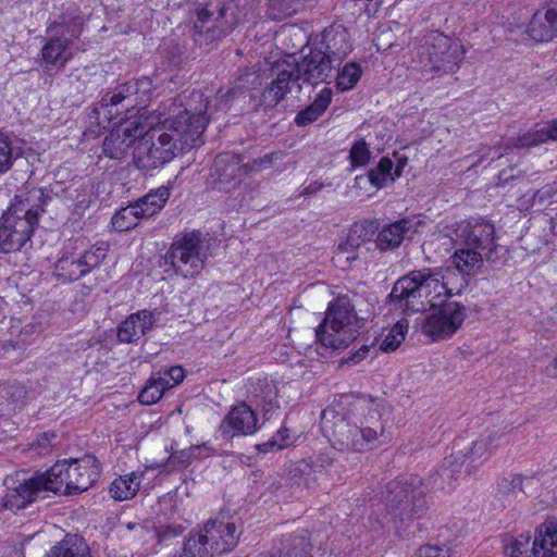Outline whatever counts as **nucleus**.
Instances as JSON below:
<instances>
[{
	"label": "nucleus",
	"instance_id": "obj_1",
	"mask_svg": "<svg viewBox=\"0 0 557 557\" xmlns=\"http://www.w3.org/2000/svg\"><path fill=\"white\" fill-rule=\"evenodd\" d=\"M208 104V98L199 90H193L185 103L171 100L169 117L162 126L143 132L134 157L136 165L143 170L157 169L177 153L201 145V135L209 124Z\"/></svg>",
	"mask_w": 557,
	"mask_h": 557
},
{
	"label": "nucleus",
	"instance_id": "obj_2",
	"mask_svg": "<svg viewBox=\"0 0 557 557\" xmlns=\"http://www.w3.org/2000/svg\"><path fill=\"white\" fill-rule=\"evenodd\" d=\"M326 40L325 51L314 50L298 62L294 55L275 62L270 70L272 81L262 92L261 101L265 107H275L294 87L300 89L298 81L318 84L331 77L332 72L339 67L350 51L347 34L344 30L335 32Z\"/></svg>",
	"mask_w": 557,
	"mask_h": 557
},
{
	"label": "nucleus",
	"instance_id": "obj_3",
	"mask_svg": "<svg viewBox=\"0 0 557 557\" xmlns=\"http://www.w3.org/2000/svg\"><path fill=\"white\" fill-rule=\"evenodd\" d=\"M322 428L330 434L333 446L339 450L363 453L379 446L385 425L381 413L364 400L352 404L345 412L341 406L322 411Z\"/></svg>",
	"mask_w": 557,
	"mask_h": 557
},
{
	"label": "nucleus",
	"instance_id": "obj_4",
	"mask_svg": "<svg viewBox=\"0 0 557 557\" xmlns=\"http://www.w3.org/2000/svg\"><path fill=\"white\" fill-rule=\"evenodd\" d=\"M46 203L40 188L14 197V201L0 218V250L4 253L20 251L30 240L38 218Z\"/></svg>",
	"mask_w": 557,
	"mask_h": 557
},
{
	"label": "nucleus",
	"instance_id": "obj_5",
	"mask_svg": "<svg viewBox=\"0 0 557 557\" xmlns=\"http://www.w3.org/2000/svg\"><path fill=\"white\" fill-rule=\"evenodd\" d=\"M423 485V480L416 474L400 475L386 484L385 519L397 531L406 530L414 519L426 512Z\"/></svg>",
	"mask_w": 557,
	"mask_h": 557
},
{
	"label": "nucleus",
	"instance_id": "obj_6",
	"mask_svg": "<svg viewBox=\"0 0 557 557\" xmlns=\"http://www.w3.org/2000/svg\"><path fill=\"white\" fill-rule=\"evenodd\" d=\"M447 293L442 277L430 269H423L400 277L394 284L389 299L397 309L412 313L441 305Z\"/></svg>",
	"mask_w": 557,
	"mask_h": 557
},
{
	"label": "nucleus",
	"instance_id": "obj_7",
	"mask_svg": "<svg viewBox=\"0 0 557 557\" xmlns=\"http://www.w3.org/2000/svg\"><path fill=\"white\" fill-rule=\"evenodd\" d=\"M372 312L356 309L347 297H338L330 304L322 323L315 330L318 341L325 347H347L357 338L359 320H367Z\"/></svg>",
	"mask_w": 557,
	"mask_h": 557
},
{
	"label": "nucleus",
	"instance_id": "obj_8",
	"mask_svg": "<svg viewBox=\"0 0 557 557\" xmlns=\"http://www.w3.org/2000/svg\"><path fill=\"white\" fill-rule=\"evenodd\" d=\"M100 466L90 455L55 462L41 473L44 487L54 494L74 495L90 488L99 479Z\"/></svg>",
	"mask_w": 557,
	"mask_h": 557
},
{
	"label": "nucleus",
	"instance_id": "obj_9",
	"mask_svg": "<svg viewBox=\"0 0 557 557\" xmlns=\"http://www.w3.org/2000/svg\"><path fill=\"white\" fill-rule=\"evenodd\" d=\"M209 240L199 231L177 234L164 255L165 264L185 278L198 275L209 259Z\"/></svg>",
	"mask_w": 557,
	"mask_h": 557
},
{
	"label": "nucleus",
	"instance_id": "obj_10",
	"mask_svg": "<svg viewBox=\"0 0 557 557\" xmlns=\"http://www.w3.org/2000/svg\"><path fill=\"white\" fill-rule=\"evenodd\" d=\"M463 58L462 45L450 37L431 32L417 49V61L423 72L438 76L458 70Z\"/></svg>",
	"mask_w": 557,
	"mask_h": 557
},
{
	"label": "nucleus",
	"instance_id": "obj_11",
	"mask_svg": "<svg viewBox=\"0 0 557 557\" xmlns=\"http://www.w3.org/2000/svg\"><path fill=\"white\" fill-rule=\"evenodd\" d=\"M108 249L109 246L104 242L83 250L72 244L65 245L53 263L52 276L60 283L76 282L100 267Z\"/></svg>",
	"mask_w": 557,
	"mask_h": 557
},
{
	"label": "nucleus",
	"instance_id": "obj_12",
	"mask_svg": "<svg viewBox=\"0 0 557 557\" xmlns=\"http://www.w3.org/2000/svg\"><path fill=\"white\" fill-rule=\"evenodd\" d=\"M151 89L152 82L148 77L121 84L113 91L102 96L95 108V112L98 119L102 115L103 119L110 121L113 115L117 116L122 113L119 109L113 112L114 107L122 106L126 111L135 107L144 108L150 99Z\"/></svg>",
	"mask_w": 557,
	"mask_h": 557
},
{
	"label": "nucleus",
	"instance_id": "obj_13",
	"mask_svg": "<svg viewBox=\"0 0 557 557\" xmlns=\"http://www.w3.org/2000/svg\"><path fill=\"white\" fill-rule=\"evenodd\" d=\"M48 38L40 50V65L46 70L63 67L72 58V45L81 35L77 24L52 23L46 30Z\"/></svg>",
	"mask_w": 557,
	"mask_h": 557
},
{
	"label": "nucleus",
	"instance_id": "obj_14",
	"mask_svg": "<svg viewBox=\"0 0 557 557\" xmlns=\"http://www.w3.org/2000/svg\"><path fill=\"white\" fill-rule=\"evenodd\" d=\"M272 156L255 159L251 163L242 164L238 154L224 152L215 157L211 176L214 178V187L219 190L231 191L239 185L242 177L249 172H258L269 168Z\"/></svg>",
	"mask_w": 557,
	"mask_h": 557
},
{
	"label": "nucleus",
	"instance_id": "obj_15",
	"mask_svg": "<svg viewBox=\"0 0 557 557\" xmlns=\"http://www.w3.org/2000/svg\"><path fill=\"white\" fill-rule=\"evenodd\" d=\"M465 318V307L448 301L425 318L422 330L432 341L444 339L456 333Z\"/></svg>",
	"mask_w": 557,
	"mask_h": 557
},
{
	"label": "nucleus",
	"instance_id": "obj_16",
	"mask_svg": "<svg viewBox=\"0 0 557 557\" xmlns=\"http://www.w3.org/2000/svg\"><path fill=\"white\" fill-rule=\"evenodd\" d=\"M455 242L463 243L469 248L491 252L494 246V225L482 219L461 221L454 228Z\"/></svg>",
	"mask_w": 557,
	"mask_h": 557
},
{
	"label": "nucleus",
	"instance_id": "obj_17",
	"mask_svg": "<svg viewBox=\"0 0 557 557\" xmlns=\"http://www.w3.org/2000/svg\"><path fill=\"white\" fill-rule=\"evenodd\" d=\"M258 416L245 403L231 408L220 424V433L227 440L236 436L252 435L258 430Z\"/></svg>",
	"mask_w": 557,
	"mask_h": 557
},
{
	"label": "nucleus",
	"instance_id": "obj_18",
	"mask_svg": "<svg viewBox=\"0 0 557 557\" xmlns=\"http://www.w3.org/2000/svg\"><path fill=\"white\" fill-rule=\"evenodd\" d=\"M202 531L212 555L232 550L237 545L240 534L235 523L224 517L209 520L205 523Z\"/></svg>",
	"mask_w": 557,
	"mask_h": 557
},
{
	"label": "nucleus",
	"instance_id": "obj_19",
	"mask_svg": "<svg viewBox=\"0 0 557 557\" xmlns=\"http://www.w3.org/2000/svg\"><path fill=\"white\" fill-rule=\"evenodd\" d=\"M228 5L221 0H212L199 10L195 27L199 32H213V37L224 36L233 26V20L227 18Z\"/></svg>",
	"mask_w": 557,
	"mask_h": 557
},
{
	"label": "nucleus",
	"instance_id": "obj_20",
	"mask_svg": "<svg viewBox=\"0 0 557 557\" xmlns=\"http://www.w3.org/2000/svg\"><path fill=\"white\" fill-rule=\"evenodd\" d=\"M159 312L139 310L127 317L117 327V338L121 343L137 342L149 332L159 318Z\"/></svg>",
	"mask_w": 557,
	"mask_h": 557
},
{
	"label": "nucleus",
	"instance_id": "obj_21",
	"mask_svg": "<svg viewBox=\"0 0 557 557\" xmlns=\"http://www.w3.org/2000/svg\"><path fill=\"white\" fill-rule=\"evenodd\" d=\"M372 234L373 232L370 225H366L364 223L355 224L350 228L346 242L337 247L333 256L335 264L345 268L356 261L358 258L357 250L362 244L370 239Z\"/></svg>",
	"mask_w": 557,
	"mask_h": 557
},
{
	"label": "nucleus",
	"instance_id": "obj_22",
	"mask_svg": "<svg viewBox=\"0 0 557 557\" xmlns=\"http://www.w3.org/2000/svg\"><path fill=\"white\" fill-rule=\"evenodd\" d=\"M141 135L143 127L136 121L132 122L128 126L110 132L103 140L102 151L110 159H121Z\"/></svg>",
	"mask_w": 557,
	"mask_h": 557
},
{
	"label": "nucleus",
	"instance_id": "obj_23",
	"mask_svg": "<svg viewBox=\"0 0 557 557\" xmlns=\"http://www.w3.org/2000/svg\"><path fill=\"white\" fill-rule=\"evenodd\" d=\"M42 491L47 490L44 487L42 476L39 474L24 481L17 487L9 490L3 497L2 506L9 510L25 508Z\"/></svg>",
	"mask_w": 557,
	"mask_h": 557
},
{
	"label": "nucleus",
	"instance_id": "obj_24",
	"mask_svg": "<svg viewBox=\"0 0 557 557\" xmlns=\"http://www.w3.org/2000/svg\"><path fill=\"white\" fill-rule=\"evenodd\" d=\"M467 459L462 450L454 451L444 458L441 470L436 473L433 485L436 488H453L455 483L466 473Z\"/></svg>",
	"mask_w": 557,
	"mask_h": 557
},
{
	"label": "nucleus",
	"instance_id": "obj_25",
	"mask_svg": "<svg viewBox=\"0 0 557 557\" xmlns=\"http://www.w3.org/2000/svg\"><path fill=\"white\" fill-rule=\"evenodd\" d=\"M416 232V223L411 219H401L385 225L376 237V246L385 251L398 247L409 233Z\"/></svg>",
	"mask_w": 557,
	"mask_h": 557
},
{
	"label": "nucleus",
	"instance_id": "obj_26",
	"mask_svg": "<svg viewBox=\"0 0 557 557\" xmlns=\"http://www.w3.org/2000/svg\"><path fill=\"white\" fill-rule=\"evenodd\" d=\"M499 438L496 432L481 436L472 446L463 451L467 459L466 474H473L491 456Z\"/></svg>",
	"mask_w": 557,
	"mask_h": 557
},
{
	"label": "nucleus",
	"instance_id": "obj_27",
	"mask_svg": "<svg viewBox=\"0 0 557 557\" xmlns=\"http://www.w3.org/2000/svg\"><path fill=\"white\" fill-rule=\"evenodd\" d=\"M533 557H557V525L543 523L536 530L532 546Z\"/></svg>",
	"mask_w": 557,
	"mask_h": 557
},
{
	"label": "nucleus",
	"instance_id": "obj_28",
	"mask_svg": "<svg viewBox=\"0 0 557 557\" xmlns=\"http://www.w3.org/2000/svg\"><path fill=\"white\" fill-rule=\"evenodd\" d=\"M484 257L488 259V252L483 253L467 246L454 252L451 262L463 276H473L483 265Z\"/></svg>",
	"mask_w": 557,
	"mask_h": 557
},
{
	"label": "nucleus",
	"instance_id": "obj_29",
	"mask_svg": "<svg viewBox=\"0 0 557 557\" xmlns=\"http://www.w3.org/2000/svg\"><path fill=\"white\" fill-rule=\"evenodd\" d=\"M529 36L537 41H549L557 36V22L553 16H549V12L537 11L528 27Z\"/></svg>",
	"mask_w": 557,
	"mask_h": 557
},
{
	"label": "nucleus",
	"instance_id": "obj_30",
	"mask_svg": "<svg viewBox=\"0 0 557 557\" xmlns=\"http://www.w3.org/2000/svg\"><path fill=\"white\" fill-rule=\"evenodd\" d=\"M332 101V90L322 89L315 97L314 101L301 110L295 117L298 126H306L317 121L327 109Z\"/></svg>",
	"mask_w": 557,
	"mask_h": 557
},
{
	"label": "nucleus",
	"instance_id": "obj_31",
	"mask_svg": "<svg viewBox=\"0 0 557 557\" xmlns=\"http://www.w3.org/2000/svg\"><path fill=\"white\" fill-rule=\"evenodd\" d=\"M170 195V188L168 186H161L145 195L137 200L135 205L138 206L139 213H141L143 218H150L164 207Z\"/></svg>",
	"mask_w": 557,
	"mask_h": 557
},
{
	"label": "nucleus",
	"instance_id": "obj_32",
	"mask_svg": "<svg viewBox=\"0 0 557 557\" xmlns=\"http://www.w3.org/2000/svg\"><path fill=\"white\" fill-rule=\"evenodd\" d=\"M170 388L171 385L166 376H162L161 372L153 373L139 393L138 400L143 405H153L158 403L163 397L165 391Z\"/></svg>",
	"mask_w": 557,
	"mask_h": 557
},
{
	"label": "nucleus",
	"instance_id": "obj_33",
	"mask_svg": "<svg viewBox=\"0 0 557 557\" xmlns=\"http://www.w3.org/2000/svg\"><path fill=\"white\" fill-rule=\"evenodd\" d=\"M46 557H91L87 545L75 535H66L57 543Z\"/></svg>",
	"mask_w": 557,
	"mask_h": 557
},
{
	"label": "nucleus",
	"instance_id": "obj_34",
	"mask_svg": "<svg viewBox=\"0 0 557 557\" xmlns=\"http://www.w3.org/2000/svg\"><path fill=\"white\" fill-rule=\"evenodd\" d=\"M141 483V475L132 472L115 479L110 486V494L116 500L133 498L138 492Z\"/></svg>",
	"mask_w": 557,
	"mask_h": 557
},
{
	"label": "nucleus",
	"instance_id": "obj_35",
	"mask_svg": "<svg viewBox=\"0 0 557 557\" xmlns=\"http://www.w3.org/2000/svg\"><path fill=\"white\" fill-rule=\"evenodd\" d=\"M548 139L557 140V120L553 121L546 127L530 131L519 136L513 143V147H533L546 143Z\"/></svg>",
	"mask_w": 557,
	"mask_h": 557
},
{
	"label": "nucleus",
	"instance_id": "obj_36",
	"mask_svg": "<svg viewBox=\"0 0 557 557\" xmlns=\"http://www.w3.org/2000/svg\"><path fill=\"white\" fill-rule=\"evenodd\" d=\"M393 168L394 163L389 158H382L379 164L368 172L370 183L376 188H382L387 182H394L401 172L399 168H396L393 173Z\"/></svg>",
	"mask_w": 557,
	"mask_h": 557
},
{
	"label": "nucleus",
	"instance_id": "obj_37",
	"mask_svg": "<svg viewBox=\"0 0 557 557\" xmlns=\"http://www.w3.org/2000/svg\"><path fill=\"white\" fill-rule=\"evenodd\" d=\"M178 557H212L211 547L201 530L197 534H190L184 543L183 553Z\"/></svg>",
	"mask_w": 557,
	"mask_h": 557
},
{
	"label": "nucleus",
	"instance_id": "obj_38",
	"mask_svg": "<svg viewBox=\"0 0 557 557\" xmlns=\"http://www.w3.org/2000/svg\"><path fill=\"white\" fill-rule=\"evenodd\" d=\"M139 219H143L141 213L134 203L119 210L112 216L111 223L114 230L125 232L137 226Z\"/></svg>",
	"mask_w": 557,
	"mask_h": 557
},
{
	"label": "nucleus",
	"instance_id": "obj_39",
	"mask_svg": "<svg viewBox=\"0 0 557 557\" xmlns=\"http://www.w3.org/2000/svg\"><path fill=\"white\" fill-rule=\"evenodd\" d=\"M311 545L305 533L295 535L285 550L276 555V553H261L257 557H306L310 552Z\"/></svg>",
	"mask_w": 557,
	"mask_h": 557
},
{
	"label": "nucleus",
	"instance_id": "obj_40",
	"mask_svg": "<svg viewBox=\"0 0 557 557\" xmlns=\"http://www.w3.org/2000/svg\"><path fill=\"white\" fill-rule=\"evenodd\" d=\"M408 329V321L406 319L399 320L384 336L380 349L386 352L394 351L404 342Z\"/></svg>",
	"mask_w": 557,
	"mask_h": 557
},
{
	"label": "nucleus",
	"instance_id": "obj_41",
	"mask_svg": "<svg viewBox=\"0 0 557 557\" xmlns=\"http://www.w3.org/2000/svg\"><path fill=\"white\" fill-rule=\"evenodd\" d=\"M361 73L359 64L355 62L345 64L336 76L337 88L342 91L351 89L360 79Z\"/></svg>",
	"mask_w": 557,
	"mask_h": 557
},
{
	"label": "nucleus",
	"instance_id": "obj_42",
	"mask_svg": "<svg viewBox=\"0 0 557 557\" xmlns=\"http://www.w3.org/2000/svg\"><path fill=\"white\" fill-rule=\"evenodd\" d=\"M295 442V436L286 428L280 429L272 438L257 446L261 453L277 451L290 446Z\"/></svg>",
	"mask_w": 557,
	"mask_h": 557
},
{
	"label": "nucleus",
	"instance_id": "obj_43",
	"mask_svg": "<svg viewBox=\"0 0 557 557\" xmlns=\"http://www.w3.org/2000/svg\"><path fill=\"white\" fill-rule=\"evenodd\" d=\"M529 478L513 474L508 478H503L498 482V492L504 495L517 494L518 492L525 493L524 481H529Z\"/></svg>",
	"mask_w": 557,
	"mask_h": 557
},
{
	"label": "nucleus",
	"instance_id": "obj_44",
	"mask_svg": "<svg viewBox=\"0 0 557 557\" xmlns=\"http://www.w3.org/2000/svg\"><path fill=\"white\" fill-rule=\"evenodd\" d=\"M13 148L8 137L0 134V175L7 173L13 165Z\"/></svg>",
	"mask_w": 557,
	"mask_h": 557
},
{
	"label": "nucleus",
	"instance_id": "obj_45",
	"mask_svg": "<svg viewBox=\"0 0 557 557\" xmlns=\"http://www.w3.org/2000/svg\"><path fill=\"white\" fill-rule=\"evenodd\" d=\"M371 157V152L364 140H359L354 144L350 149L349 159L352 166L366 165Z\"/></svg>",
	"mask_w": 557,
	"mask_h": 557
},
{
	"label": "nucleus",
	"instance_id": "obj_46",
	"mask_svg": "<svg viewBox=\"0 0 557 557\" xmlns=\"http://www.w3.org/2000/svg\"><path fill=\"white\" fill-rule=\"evenodd\" d=\"M529 537L520 536L506 547L507 557H529Z\"/></svg>",
	"mask_w": 557,
	"mask_h": 557
},
{
	"label": "nucleus",
	"instance_id": "obj_47",
	"mask_svg": "<svg viewBox=\"0 0 557 557\" xmlns=\"http://www.w3.org/2000/svg\"><path fill=\"white\" fill-rule=\"evenodd\" d=\"M185 530L182 523L160 524L156 527V534L159 542L180 535Z\"/></svg>",
	"mask_w": 557,
	"mask_h": 557
},
{
	"label": "nucleus",
	"instance_id": "obj_48",
	"mask_svg": "<svg viewBox=\"0 0 557 557\" xmlns=\"http://www.w3.org/2000/svg\"><path fill=\"white\" fill-rule=\"evenodd\" d=\"M414 557H448V552L438 545H424L416 552Z\"/></svg>",
	"mask_w": 557,
	"mask_h": 557
},
{
	"label": "nucleus",
	"instance_id": "obj_49",
	"mask_svg": "<svg viewBox=\"0 0 557 557\" xmlns=\"http://www.w3.org/2000/svg\"><path fill=\"white\" fill-rule=\"evenodd\" d=\"M162 376L168 377L172 388L183 382L185 377V371L181 366H173L166 372H164Z\"/></svg>",
	"mask_w": 557,
	"mask_h": 557
},
{
	"label": "nucleus",
	"instance_id": "obj_50",
	"mask_svg": "<svg viewBox=\"0 0 557 557\" xmlns=\"http://www.w3.org/2000/svg\"><path fill=\"white\" fill-rule=\"evenodd\" d=\"M370 348L366 345H363L361 348H359L357 351L350 354L347 358H344L342 360L343 364H357L361 362L369 354Z\"/></svg>",
	"mask_w": 557,
	"mask_h": 557
},
{
	"label": "nucleus",
	"instance_id": "obj_51",
	"mask_svg": "<svg viewBox=\"0 0 557 557\" xmlns=\"http://www.w3.org/2000/svg\"><path fill=\"white\" fill-rule=\"evenodd\" d=\"M322 188H323V183L318 182V181L311 182L309 185H307L302 189L301 194L302 195H313V194L319 193Z\"/></svg>",
	"mask_w": 557,
	"mask_h": 557
},
{
	"label": "nucleus",
	"instance_id": "obj_52",
	"mask_svg": "<svg viewBox=\"0 0 557 557\" xmlns=\"http://www.w3.org/2000/svg\"><path fill=\"white\" fill-rule=\"evenodd\" d=\"M239 94H242V90H239V89L228 90L226 94H224L220 97L221 103L224 102L226 104L231 99H234Z\"/></svg>",
	"mask_w": 557,
	"mask_h": 557
},
{
	"label": "nucleus",
	"instance_id": "obj_53",
	"mask_svg": "<svg viewBox=\"0 0 557 557\" xmlns=\"http://www.w3.org/2000/svg\"><path fill=\"white\" fill-rule=\"evenodd\" d=\"M549 16H553L557 22V0H550L547 9Z\"/></svg>",
	"mask_w": 557,
	"mask_h": 557
},
{
	"label": "nucleus",
	"instance_id": "obj_54",
	"mask_svg": "<svg viewBox=\"0 0 557 557\" xmlns=\"http://www.w3.org/2000/svg\"><path fill=\"white\" fill-rule=\"evenodd\" d=\"M136 525H137L136 523H131V522L126 524L127 529H129V530H133Z\"/></svg>",
	"mask_w": 557,
	"mask_h": 557
},
{
	"label": "nucleus",
	"instance_id": "obj_55",
	"mask_svg": "<svg viewBox=\"0 0 557 557\" xmlns=\"http://www.w3.org/2000/svg\"><path fill=\"white\" fill-rule=\"evenodd\" d=\"M263 383H264V385H265L267 387H269V388L271 389V386H270V384H269L268 382H265V381H264ZM270 394H271V391H270V392H269V394H267L263 398H267Z\"/></svg>",
	"mask_w": 557,
	"mask_h": 557
}]
</instances>
